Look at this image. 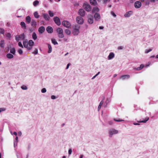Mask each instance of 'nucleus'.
Here are the masks:
<instances>
[{
    "instance_id": "56",
    "label": "nucleus",
    "mask_w": 158,
    "mask_h": 158,
    "mask_svg": "<svg viewBox=\"0 0 158 158\" xmlns=\"http://www.w3.org/2000/svg\"><path fill=\"white\" fill-rule=\"evenodd\" d=\"M69 65H70V64L69 63L68 64H67V67H66V69H68L69 68Z\"/></svg>"
},
{
    "instance_id": "2",
    "label": "nucleus",
    "mask_w": 158,
    "mask_h": 158,
    "mask_svg": "<svg viewBox=\"0 0 158 158\" xmlns=\"http://www.w3.org/2000/svg\"><path fill=\"white\" fill-rule=\"evenodd\" d=\"M56 31L58 33V36L59 38H62L64 37L63 31L62 28L58 27L56 29Z\"/></svg>"
},
{
    "instance_id": "62",
    "label": "nucleus",
    "mask_w": 158,
    "mask_h": 158,
    "mask_svg": "<svg viewBox=\"0 0 158 158\" xmlns=\"http://www.w3.org/2000/svg\"><path fill=\"white\" fill-rule=\"evenodd\" d=\"M136 70H141V69H140V68H139V67H138L136 69Z\"/></svg>"
},
{
    "instance_id": "32",
    "label": "nucleus",
    "mask_w": 158,
    "mask_h": 158,
    "mask_svg": "<svg viewBox=\"0 0 158 158\" xmlns=\"http://www.w3.org/2000/svg\"><path fill=\"white\" fill-rule=\"evenodd\" d=\"M48 53H50L52 52V48L50 44H48Z\"/></svg>"
},
{
    "instance_id": "33",
    "label": "nucleus",
    "mask_w": 158,
    "mask_h": 158,
    "mask_svg": "<svg viewBox=\"0 0 158 158\" xmlns=\"http://www.w3.org/2000/svg\"><path fill=\"white\" fill-rule=\"evenodd\" d=\"M10 52L13 54H15V49L14 48H11L10 50Z\"/></svg>"
},
{
    "instance_id": "36",
    "label": "nucleus",
    "mask_w": 158,
    "mask_h": 158,
    "mask_svg": "<svg viewBox=\"0 0 158 158\" xmlns=\"http://www.w3.org/2000/svg\"><path fill=\"white\" fill-rule=\"evenodd\" d=\"M39 2L37 0H35L33 2V5L34 6H36L38 4Z\"/></svg>"
},
{
    "instance_id": "53",
    "label": "nucleus",
    "mask_w": 158,
    "mask_h": 158,
    "mask_svg": "<svg viewBox=\"0 0 158 158\" xmlns=\"http://www.w3.org/2000/svg\"><path fill=\"white\" fill-rule=\"evenodd\" d=\"M123 47L122 46H119V47H118V50H121L122 49H123Z\"/></svg>"
},
{
    "instance_id": "52",
    "label": "nucleus",
    "mask_w": 158,
    "mask_h": 158,
    "mask_svg": "<svg viewBox=\"0 0 158 158\" xmlns=\"http://www.w3.org/2000/svg\"><path fill=\"white\" fill-rule=\"evenodd\" d=\"M111 14L112 15H113L114 17H116V16L115 14L113 11H112L111 12Z\"/></svg>"
},
{
    "instance_id": "26",
    "label": "nucleus",
    "mask_w": 158,
    "mask_h": 158,
    "mask_svg": "<svg viewBox=\"0 0 158 158\" xmlns=\"http://www.w3.org/2000/svg\"><path fill=\"white\" fill-rule=\"evenodd\" d=\"M149 119V118L148 117H146L144 120L140 121L138 122L139 123H146Z\"/></svg>"
},
{
    "instance_id": "13",
    "label": "nucleus",
    "mask_w": 158,
    "mask_h": 158,
    "mask_svg": "<svg viewBox=\"0 0 158 158\" xmlns=\"http://www.w3.org/2000/svg\"><path fill=\"white\" fill-rule=\"evenodd\" d=\"M130 76L129 75L126 74L121 76L120 77V78L123 80H125L127 79H128L130 78Z\"/></svg>"
},
{
    "instance_id": "8",
    "label": "nucleus",
    "mask_w": 158,
    "mask_h": 158,
    "mask_svg": "<svg viewBox=\"0 0 158 158\" xmlns=\"http://www.w3.org/2000/svg\"><path fill=\"white\" fill-rule=\"evenodd\" d=\"M78 14L81 17H83L85 15V11L83 9H81L79 10Z\"/></svg>"
},
{
    "instance_id": "58",
    "label": "nucleus",
    "mask_w": 158,
    "mask_h": 158,
    "mask_svg": "<svg viewBox=\"0 0 158 158\" xmlns=\"http://www.w3.org/2000/svg\"><path fill=\"white\" fill-rule=\"evenodd\" d=\"M101 106L99 105L98 107V110H99L101 108Z\"/></svg>"
},
{
    "instance_id": "51",
    "label": "nucleus",
    "mask_w": 158,
    "mask_h": 158,
    "mask_svg": "<svg viewBox=\"0 0 158 158\" xmlns=\"http://www.w3.org/2000/svg\"><path fill=\"white\" fill-rule=\"evenodd\" d=\"M144 65L143 64H141L140 65L139 68L141 69H142L144 67Z\"/></svg>"
},
{
    "instance_id": "59",
    "label": "nucleus",
    "mask_w": 158,
    "mask_h": 158,
    "mask_svg": "<svg viewBox=\"0 0 158 158\" xmlns=\"http://www.w3.org/2000/svg\"><path fill=\"white\" fill-rule=\"evenodd\" d=\"M63 40L64 41L66 42L67 40V38H64L63 39Z\"/></svg>"
},
{
    "instance_id": "46",
    "label": "nucleus",
    "mask_w": 158,
    "mask_h": 158,
    "mask_svg": "<svg viewBox=\"0 0 158 158\" xmlns=\"http://www.w3.org/2000/svg\"><path fill=\"white\" fill-rule=\"evenodd\" d=\"M72 152V150L71 149H69V150L68 153L69 155H70L71 154Z\"/></svg>"
},
{
    "instance_id": "55",
    "label": "nucleus",
    "mask_w": 158,
    "mask_h": 158,
    "mask_svg": "<svg viewBox=\"0 0 158 158\" xmlns=\"http://www.w3.org/2000/svg\"><path fill=\"white\" fill-rule=\"evenodd\" d=\"M51 98L52 99H54L56 98V97L54 95H52Z\"/></svg>"
},
{
    "instance_id": "6",
    "label": "nucleus",
    "mask_w": 158,
    "mask_h": 158,
    "mask_svg": "<svg viewBox=\"0 0 158 158\" xmlns=\"http://www.w3.org/2000/svg\"><path fill=\"white\" fill-rule=\"evenodd\" d=\"M62 25L64 27L69 28L71 26V24L67 21H64L62 22Z\"/></svg>"
},
{
    "instance_id": "27",
    "label": "nucleus",
    "mask_w": 158,
    "mask_h": 158,
    "mask_svg": "<svg viewBox=\"0 0 158 158\" xmlns=\"http://www.w3.org/2000/svg\"><path fill=\"white\" fill-rule=\"evenodd\" d=\"M6 57L9 59H11L13 58L14 56L11 54L8 53L6 55Z\"/></svg>"
},
{
    "instance_id": "28",
    "label": "nucleus",
    "mask_w": 158,
    "mask_h": 158,
    "mask_svg": "<svg viewBox=\"0 0 158 158\" xmlns=\"http://www.w3.org/2000/svg\"><path fill=\"white\" fill-rule=\"evenodd\" d=\"M20 25L22 27H23L24 29L26 28L25 23L24 22H21L20 23Z\"/></svg>"
},
{
    "instance_id": "22",
    "label": "nucleus",
    "mask_w": 158,
    "mask_h": 158,
    "mask_svg": "<svg viewBox=\"0 0 158 158\" xmlns=\"http://www.w3.org/2000/svg\"><path fill=\"white\" fill-rule=\"evenodd\" d=\"M31 25L32 27H36V22L35 20L32 19L31 22Z\"/></svg>"
},
{
    "instance_id": "11",
    "label": "nucleus",
    "mask_w": 158,
    "mask_h": 158,
    "mask_svg": "<svg viewBox=\"0 0 158 158\" xmlns=\"http://www.w3.org/2000/svg\"><path fill=\"white\" fill-rule=\"evenodd\" d=\"M46 30L49 33H52L53 32V29L52 27L48 26L46 29Z\"/></svg>"
},
{
    "instance_id": "5",
    "label": "nucleus",
    "mask_w": 158,
    "mask_h": 158,
    "mask_svg": "<svg viewBox=\"0 0 158 158\" xmlns=\"http://www.w3.org/2000/svg\"><path fill=\"white\" fill-rule=\"evenodd\" d=\"M77 23L80 24H82L84 22L83 18L81 16H78L76 19Z\"/></svg>"
},
{
    "instance_id": "9",
    "label": "nucleus",
    "mask_w": 158,
    "mask_h": 158,
    "mask_svg": "<svg viewBox=\"0 0 158 158\" xmlns=\"http://www.w3.org/2000/svg\"><path fill=\"white\" fill-rule=\"evenodd\" d=\"M53 19L55 23L59 26L60 24V22L59 18L57 17H55Z\"/></svg>"
},
{
    "instance_id": "45",
    "label": "nucleus",
    "mask_w": 158,
    "mask_h": 158,
    "mask_svg": "<svg viewBox=\"0 0 158 158\" xmlns=\"http://www.w3.org/2000/svg\"><path fill=\"white\" fill-rule=\"evenodd\" d=\"M18 52L20 54H21L23 53V51L21 49H19L18 51Z\"/></svg>"
},
{
    "instance_id": "41",
    "label": "nucleus",
    "mask_w": 158,
    "mask_h": 158,
    "mask_svg": "<svg viewBox=\"0 0 158 158\" xmlns=\"http://www.w3.org/2000/svg\"><path fill=\"white\" fill-rule=\"evenodd\" d=\"M21 88L23 90H26L27 89V88L26 86L23 85L21 87Z\"/></svg>"
},
{
    "instance_id": "54",
    "label": "nucleus",
    "mask_w": 158,
    "mask_h": 158,
    "mask_svg": "<svg viewBox=\"0 0 158 158\" xmlns=\"http://www.w3.org/2000/svg\"><path fill=\"white\" fill-rule=\"evenodd\" d=\"M5 110V109L4 108H0V113L2 111H4Z\"/></svg>"
},
{
    "instance_id": "37",
    "label": "nucleus",
    "mask_w": 158,
    "mask_h": 158,
    "mask_svg": "<svg viewBox=\"0 0 158 158\" xmlns=\"http://www.w3.org/2000/svg\"><path fill=\"white\" fill-rule=\"evenodd\" d=\"M48 14L51 17H52L53 16L54 14L51 11H50V10L49 11H48Z\"/></svg>"
},
{
    "instance_id": "49",
    "label": "nucleus",
    "mask_w": 158,
    "mask_h": 158,
    "mask_svg": "<svg viewBox=\"0 0 158 158\" xmlns=\"http://www.w3.org/2000/svg\"><path fill=\"white\" fill-rule=\"evenodd\" d=\"M6 37L8 38H10L11 37V35L10 33H8L6 34Z\"/></svg>"
},
{
    "instance_id": "20",
    "label": "nucleus",
    "mask_w": 158,
    "mask_h": 158,
    "mask_svg": "<svg viewBox=\"0 0 158 158\" xmlns=\"http://www.w3.org/2000/svg\"><path fill=\"white\" fill-rule=\"evenodd\" d=\"M5 43L4 40H2L1 41L0 46L2 48H4L5 47Z\"/></svg>"
},
{
    "instance_id": "19",
    "label": "nucleus",
    "mask_w": 158,
    "mask_h": 158,
    "mask_svg": "<svg viewBox=\"0 0 158 158\" xmlns=\"http://www.w3.org/2000/svg\"><path fill=\"white\" fill-rule=\"evenodd\" d=\"M99 11V9L97 7H95L93 8L92 12L93 13L96 12H98Z\"/></svg>"
},
{
    "instance_id": "47",
    "label": "nucleus",
    "mask_w": 158,
    "mask_h": 158,
    "mask_svg": "<svg viewBox=\"0 0 158 158\" xmlns=\"http://www.w3.org/2000/svg\"><path fill=\"white\" fill-rule=\"evenodd\" d=\"M15 40L18 42H19V40H20L19 38V36L18 37H17V36H16L15 37Z\"/></svg>"
},
{
    "instance_id": "1",
    "label": "nucleus",
    "mask_w": 158,
    "mask_h": 158,
    "mask_svg": "<svg viewBox=\"0 0 158 158\" xmlns=\"http://www.w3.org/2000/svg\"><path fill=\"white\" fill-rule=\"evenodd\" d=\"M80 27L79 25H76L73 27V34L74 35H77L79 33V28Z\"/></svg>"
},
{
    "instance_id": "34",
    "label": "nucleus",
    "mask_w": 158,
    "mask_h": 158,
    "mask_svg": "<svg viewBox=\"0 0 158 158\" xmlns=\"http://www.w3.org/2000/svg\"><path fill=\"white\" fill-rule=\"evenodd\" d=\"M52 43L55 45L58 44V43L56 41L55 39H51Z\"/></svg>"
},
{
    "instance_id": "57",
    "label": "nucleus",
    "mask_w": 158,
    "mask_h": 158,
    "mask_svg": "<svg viewBox=\"0 0 158 158\" xmlns=\"http://www.w3.org/2000/svg\"><path fill=\"white\" fill-rule=\"evenodd\" d=\"M108 1V0H103V1L104 3H106Z\"/></svg>"
},
{
    "instance_id": "14",
    "label": "nucleus",
    "mask_w": 158,
    "mask_h": 158,
    "mask_svg": "<svg viewBox=\"0 0 158 158\" xmlns=\"http://www.w3.org/2000/svg\"><path fill=\"white\" fill-rule=\"evenodd\" d=\"M94 17L95 20L97 21L99 20L101 18L100 14L98 13H95L94 15Z\"/></svg>"
},
{
    "instance_id": "16",
    "label": "nucleus",
    "mask_w": 158,
    "mask_h": 158,
    "mask_svg": "<svg viewBox=\"0 0 158 158\" xmlns=\"http://www.w3.org/2000/svg\"><path fill=\"white\" fill-rule=\"evenodd\" d=\"M90 3L94 6H95L97 4V2L96 0H89Z\"/></svg>"
},
{
    "instance_id": "63",
    "label": "nucleus",
    "mask_w": 158,
    "mask_h": 158,
    "mask_svg": "<svg viewBox=\"0 0 158 158\" xmlns=\"http://www.w3.org/2000/svg\"><path fill=\"white\" fill-rule=\"evenodd\" d=\"M18 134L19 136H21L22 135V133L21 132H19L18 133Z\"/></svg>"
},
{
    "instance_id": "21",
    "label": "nucleus",
    "mask_w": 158,
    "mask_h": 158,
    "mask_svg": "<svg viewBox=\"0 0 158 158\" xmlns=\"http://www.w3.org/2000/svg\"><path fill=\"white\" fill-rule=\"evenodd\" d=\"M114 57V54L113 52H111L110 53L108 56V59L109 60L113 58Z\"/></svg>"
},
{
    "instance_id": "42",
    "label": "nucleus",
    "mask_w": 158,
    "mask_h": 158,
    "mask_svg": "<svg viewBox=\"0 0 158 158\" xmlns=\"http://www.w3.org/2000/svg\"><path fill=\"white\" fill-rule=\"evenodd\" d=\"M100 73V72H99L98 73L96 74L92 78V79H94L96 77H97L98 74H99Z\"/></svg>"
},
{
    "instance_id": "60",
    "label": "nucleus",
    "mask_w": 158,
    "mask_h": 158,
    "mask_svg": "<svg viewBox=\"0 0 158 158\" xmlns=\"http://www.w3.org/2000/svg\"><path fill=\"white\" fill-rule=\"evenodd\" d=\"M103 27L102 26H100L99 27V28L100 29H102L103 28Z\"/></svg>"
},
{
    "instance_id": "31",
    "label": "nucleus",
    "mask_w": 158,
    "mask_h": 158,
    "mask_svg": "<svg viewBox=\"0 0 158 158\" xmlns=\"http://www.w3.org/2000/svg\"><path fill=\"white\" fill-rule=\"evenodd\" d=\"M32 38L34 40H36L37 39V37L36 33L35 32H33L32 35Z\"/></svg>"
},
{
    "instance_id": "30",
    "label": "nucleus",
    "mask_w": 158,
    "mask_h": 158,
    "mask_svg": "<svg viewBox=\"0 0 158 158\" xmlns=\"http://www.w3.org/2000/svg\"><path fill=\"white\" fill-rule=\"evenodd\" d=\"M34 16L37 19L40 17V15H38V13L37 11L35 12L34 13Z\"/></svg>"
},
{
    "instance_id": "18",
    "label": "nucleus",
    "mask_w": 158,
    "mask_h": 158,
    "mask_svg": "<svg viewBox=\"0 0 158 158\" xmlns=\"http://www.w3.org/2000/svg\"><path fill=\"white\" fill-rule=\"evenodd\" d=\"M44 18L47 20H48L49 19V17L48 15L47 14H44L43 15Z\"/></svg>"
},
{
    "instance_id": "25",
    "label": "nucleus",
    "mask_w": 158,
    "mask_h": 158,
    "mask_svg": "<svg viewBox=\"0 0 158 158\" xmlns=\"http://www.w3.org/2000/svg\"><path fill=\"white\" fill-rule=\"evenodd\" d=\"M88 23L90 24H92L93 23V17L92 16L91 18L88 19Z\"/></svg>"
},
{
    "instance_id": "64",
    "label": "nucleus",
    "mask_w": 158,
    "mask_h": 158,
    "mask_svg": "<svg viewBox=\"0 0 158 158\" xmlns=\"http://www.w3.org/2000/svg\"><path fill=\"white\" fill-rule=\"evenodd\" d=\"M83 155H81L80 156V158H83Z\"/></svg>"
},
{
    "instance_id": "38",
    "label": "nucleus",
    "mask_w": 158,
    "mask_h": 158,
    "mask_svg": "<svg viewBox=\"0 0 158 158\" xmlns=\"http://www.w3.org/2000/svg\"><path fill=\"white\" fill-rule=\"evenodd\" d=\"M0 33L2 34H4V30L3 29L0 28Z\"/></svg>"
},
{
    "instance_id": "48",
    "label": "nucleus",
    "mask_w": 158,
    "mask_h": 158,
    "mask_svg": "<svg viewBox=\"0 0 158 158\" xmlns=\"http://www.w3.org/2000/svg\"><path fill=\"white\" fill-rule=\"evenodd\" d=\"M38 53V50L37 49H35V51L34 52H33V53L35 54H36Z\"/></svg>"
},
{
    "instance_id": "40",
    "label": "nucleus",
    "mask_w": 158,
    "mask_h": 158,
    "mask_svg": "<svg viewBox=\"0 0 158 158\" xmlns=\"http://www.w3.org/2000/svg\"><path fill=\"white\" fill-rule=\"evenodd\" d=\"M46 92V89L45 88H44L42 89L41 90V92L42 93H45Z\"/></svg>"
},
{
    "instance_id": "23",
    "label": "nucleus",
    "mask_w": 158,
    "mask_h": 158,
    "mask_svg": "<svg viewBox=\"0 0 158 158\" xmlns=\"http://www.w3.org/2000/svg\"><path fill=\"white\" fill-rule=\"evenodd\" d=\"M132 12L131 11H128L127 12L125 15H124V16L125 17H129L132 14Z\"/></svg>"
},
{
    "instance_id": "29",
    "label": "nucleus",
    "mask_w": 158,
    "mask_h": 158,
    "mask_svg": "<svg viewBox=\"0 0 158 158\" xmlns=\"http://www.w3.org/2000/svg\"><path fill=\"white\" fill-rule=\"evenodd\" d=\"M114 121L117 122H119L124 121V120L119 118H114Z\"/></svg>"
},
{
    "instance_id": "50",
    "label": "nucleus",
    "mask_w": 158,
    "mask_h": 158,
    "mask_svg": "<svg viewBox=\"0 0 158 158\" xmlns=\"http://www.w3.org/2000/svg\"><path fill=\"white\" fill-rule=\"evenodd\" d=\"M104 99V98H103V100H102V101H101V102H100V104H99V105H101V106L102 105V104H103V99Z\"/></svg>"
},
{
    "instance_id": "44",
    "label": "nucleus",
    "mask_w": 158,
    "mask_h": 158,
    "mask_svg": "<svg viewBox=\"0 0 158 158\" xmlns=\"http://www.w3.org/2000/svg\"><path fill=\"white\" fill-rule=\"evenodd\" d=\"M152 49L151 48H150L148 50H147L145 51V53H148V52H149L151 51H152Z\"/></svg>"
},
{
    "instance_id": "17",
    "label": "nucleus",
    "mask_w": 158,
    "mask_h": 158,
    "mask_svg": "<svg viewBox=\"0 0 158 158\" xmlns=\"http://www.w3.org/2000/svg\"><path fill=\"white\" fill-rule=\"evenodd\" d=\"M19 38L20 40H24L25 38L24 34V33H23L21 35H19Z\"/></svg>"
},
{
    "instance_id": "61",
    "label": "nucleus",
    "mask_w": 158,
    "mask_h": 158,
    "mask_svg": "<svg viewBox=\"0 0 158 158\" xmlns=\"http://www.w3.org/2000/svg\"><path fill=\"white\" fill-rule=\"evenodd\" d=\"M13 134L15 135H17V133L16 132H14V133H13Z\"/></svg>"
},
{
    "instance_id": "10",
    "label": "nucleus",
    "mask_w": 158,
    "mask_h": 158,
    "mask_svg": "<svg viewBox=\"0 0 158 158\" xmlns=\"http://www.w3.org/2000/svg\"><path fill=\"white\" fill-rule=\"evenodd\" d=\"M141 6V3L139 1H137L134 4V6L135 8H139Z\"/></svg>"
},
{
    "instance_id": "7",
    "label": "nucleus",
    "mask_w": 158,
    "mask_h": 158,
    "mask_svg": "<svg viewBox=\"0 0 158 158\" xmlns=\"http://www.w3.org/2000/svg\"><path fill=\"white\" fill-rule=\"evenodd\" d=\"M28 43L29 45L28 50H29L32 48V47L34 44V42L32 40H30Z\"/></svg>"
},
{
    "instance_id": "39",
    "label": "nucleus",
    "mask_w": 158,
    "mask_h": 158,
    "mask_svg": "<svg viewBox=\"0 0 158 158\" xmlns=\"http://www.w3.org/2000/svg\"><path fill=\"white\" fill-rule=\"evenodd\" d=\"M18 142V141L15 140V141H14V147L17 146V145Z\"/></svg>"
},
{
    "instance_id": "15",
    "label": "nucleus",
    "mask_w": 158,
    "mask_h": 158,
    "mask_svg": "<svg viewBox=\"0 0 158 158\" xmlns=\"http://www.w3.org/2000/svg\"><path fill=\"white\" fill-rule=\"evenodd\" d=\"M23 45L24 47L25 48H27V49L28 50V44L27 43V41H24L23 42Z\"/></svg>"
},
{
    "instance_id": "35",
    "label": "nucleus",
    "mask_w": 158,
    "mask_h": 158,
    "mask_svg": "<svg viewBox=\"0 0 158 158\" xmlns=\"http://www.w3.org/2000/svg\"><path fill=\"white\" fill-rule=\"evenodd\" d=\"M65 32L68 35H69L71 33L70 31L68 29L65 30Z\"/></svg>"
},
{
    "instance_id": "43",
    "label": "nucleus",
    "mask_w": 158,
    "mask_h": 158,
    "mask_svg": "<svg viewBox=\"0 0 158 158\" xmlns=\"http://www.w3.org/2000/svg\"><path fill=\"white\" fill-rule=\"evenodd\" d=\"M18 45L19 47H20L22 48H23V46L22 44L20 42H19Z\"/></svg>"
},
{
    "instance_id": "3",
    "label": "nucleus",
    "mask_w": 158,
    "mask_h": 158,
    "mask_svg": "<svg viewBox=\"0 0 158 158\" xmlns=\"http://www.w3.org/2000/svg\"><path fill=\"white\" fill-rule=\"evenodd\" d=\"M118 133V131L115 129H110L109 131V136L111 137L113 135L117 134Z\"/></svg>"
},
{
    "instance_id": "12",
    "label": "nucleus",
    "mask_w": 158,
    "mask_h": 158,
    "mask_svg": "<svg viewBox=\"0 0 158 158\" xmlns=\"http://www.w3.org/2000/svg\"><path fill=\"white\" fill-rule=\"evenodd\" d=\"M45 30V28L43 26H41L38 29V31L40 34H42L44 32Z\"/></svg>"
},
{
    "instance_id": "4",
    "label": "nucleus",
    "mask_w": 158,
    "mask_h": 158,
    "mask_svg": "<svg viewBox=\"0 0 158 158\" xmlns=\"http://www.w3.org/2000/svg\"><path fill=\"white\" fill-rule=\"evenodd\" d=\"M83 6L85 10L87 11H89L91 10V8L90 6L87 3H85L83 5Z\"/></svg>"
},
{
    "instance_id": "24",
    "label": "nucleus",
    "mask_w": 158,
    "mask_h": 158,
    "mask_svg": "<svg viewBox=\"0 0 158 158\" xmlns=\"http://www.w3.org/2000/svg\"><path fill=\"white\" fill-rule=\"evenodd\" d=\"M26 20L27 23H29L31 21V19L30 16H28L26 17Z\"/></svg>"
}]
</instances>
